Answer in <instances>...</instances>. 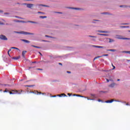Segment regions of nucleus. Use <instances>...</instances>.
<instances>
[{"label": "nucleus", "instance_id": "obj_1", "mask_svg": "<svg viewBox=\"0 0 130 130\" xmlns=\"http://www.w3.org/2000/svg\"><path fill=\"white\" fill-rule=\"evenodd\" d=\"M23 92V90L20 89L18 90H11V91H9V93L12 95L14 94H21Z\"/></svg>", "mask_w": 130, "mask_h": 130}, {"label": "nucleus", "instance_id": "obj_2", "mask_svg": "<svg viewBox=\"0 0 130 130\" xmlns=\"http://www.w3.org/2000/svg\"><path fill=\"white\" fill-rule=\"evenodd\" d=\"M15 33L17 34H24V35H34V33L28 32L25 31H21V32L19 31H15Z\"/></svg>", "mask_w": 130, "mask_h": 130}, {"label": "nucleus", "instance_id": "obj_3", "mask_svg": "<svg viewBox=\"0 0 130 130\" xmlns=\"http://www.w3.org/2000/svg\"><path fill=\"white\" fill-rule=\"evenodd\" d=\"M116 39H121L122 40H130V38H122V36L117 35H116Z\"/></svg>", "mask_w": 130, "mask_h": 130}, {"label": "nucleus", "instance_id": "obj_4", "mask_svg": "<svg viewBox=\"0 0 130 130\" xmlns=\"http://www.w3.org/2000/svg\"><path fill=\"white\" fill-rule=\"evenodd\" d=\"M114 101H115V102H120V101H117V100L114 101V100L112 99L111 100L106 101L105 102V103H112V102H113Z\"/></svg>", "mask_w": 130, "mask_h": 130}, {"label": "nucleus", "instance_id": "obj_5", "mask_svg": "<svg viewBox=\"0 0 130 130\" xmlns=\"http://www.w3.org/2000/svg\"><path fill=\"white\" fill-rule=\"evenodd\" d=\"M0 39H1V40H8V38L4 35H1Z\"/></svg>", "mask_w": 130, "mask_h": 130}, {"label": "nucleus", "instance_id": "obj_6", "mask_svg": "<svg viewBox=\"0 0 130 130\" xmlns=\"http://www.w3.org/2000/svg\"><path fill=\"white\" fill-rule=\"evenodd\" d=\"M103 56H108V54H103L102 56H99L95 57L93 59V60H95V59H97V58H99L100 57H103Z\"/></svg>", "mask_w": 130, "mask_h": 130}, {"label": "nucleus", "instance_id": "obj_7", "mask_svg": "<svg viewBox=\"0 0 130 130\" xmlns=\"http://www.w3.org/2000/svg\"><path fill=\"white\" fill-rule=\"evenodd\" d=\"M24 5H26L27 6V8L29 9H31V8L34 6V5L32 4H24Z\"/></svg>", "mask_w": 130, "mask_h": 130}, {"label": "nucleus", "instance_id": "obj_8", "mask_svg": "<svg viewBox=\"0 0 130 130\" xmlns=\"http://www.w3.org/2000/svg\"><path fill=\"white\" fill-rule=\"evenodd\" d=\"M21 56H18L17 57H12V59H15V60H18V59H20Z\"/></svg>", "mask_w": 130, "mask_h": 130}, {"label": "nucleus", "instance_id": "obj_9", "mask_svg": "<svg viewBox=\"0 0 130 130\" xmlns=\"http://www.w3.org/2000/svg\"><path fill=\"white\" fill-rule=\"evenodd\" d=\"M98 32L100 33H110L108 31H104V30H98Z\"/></svg>", "mask_w": 130, "mask_h": 130}, {"label": "nucleus", "instance_id": "obj_10", "mask_svg": "<svg viewBox=\"0 0 130 130\" xmlns=\"http://www.w3.org/2000/svg\"><path fill=\"white\" fill-rule=\"evenodd\" d=\"M93 47H95L96 48H104V47L103 46H95V45H93Z\"/></svg>", "mask_w": 130, "mask_h": 130}, {"label": "nucleus", "instance_id": "obj_11", "mask_svg": "<svg viewBox=\"0 0 130 130\" xmlns=\"http://www.w3.org/2000/svg\"><path fill=\"white\" fill-rule=\"evenodd\" d=\"M67 9H71L72 10H81V8L72 7H68Z\"/></svg>", "mask_w": 130, "mask_h": 130}, {"label": "nucleus", "instance_id": "obj_12", "mask_svg": "<svg viewBox=\"0 0 130 130\" xmlns=\"http://www.w3.org/2000/svg\"><path fill=\"white\" fill-rule=\"evenodd\" d=\"M102 15H110L111 16H112V15H113L112 14H110L108 12H103V13H102Z\"/></svg>", "mask_w": 130, "mask_h": 130}, {"label": "nucleus", "instance_id": "obj_13", "mask_svg": "<svg viewBox=\"0 0 130 130\" xmlns=\"http://www.w3.org/2000/svg\"><path fill=\"white\" fill-rule=\"evenodd\" d=\"M114 86H115V83H113L111 84L110 85H109V87H110V88H113L114 87Z\"/></svg>", "mask_w": 130, "mask_h": 130}, {"label": "nucleus", "instance_id": "obj_14", "mask_svg": "<svg viewBox=\"0 0 130 130\" xmlns=\"http://www.w3.org/2000/svg\"><path fill=\"white\" fill-rule=\"evenodd\" d=\"M98 35H100L101 36H109V35L103 34H98Z\"/></svg>", "mask_w": 130, "mask_h": 130}, {"label": "nucleus", "instance_id": "obj_15", "mask_svg": "<svg viewBox=\"0 0 130 130\" xmlns=\"http://www.w3.org/2000/svg\"><path fill=\"white\" fill-rule=\"evenodd\" d=\"M21 41H23V42H25V43H30V41L27 40H21Z\"/></svg>", "mask_w": 130, "mask_h": 130}, {"label": "nucleus", "instance_id": "obj_16", "mask_svg": "<svg viewBox=\"0 0 130 130\" xmlns=\"http://www.w3.org/2000/svg\"><path fill=\"white\" fill-rule=\"evenodd\" d=\"M57 96H59V97H61L62 96H64V97L67 96V95L64 93H61V94H58Z\"/></svg>", "mask_w": 130, "mask_h": 130}, {"label": "nucleus", "instance_id": "obj_17", "mask_svg": "<svg viewBox=\"0 0 130 130\" xmlns=\"http://www.w3.org/2000/svg\"><path fill=\"white\" fill-rule=\"evenodd\" d=\"M39 6H41V7H45L46 8H49V6L45 5H42V4H40Z\"/></svg>", "mask_w": 130, "mask_h": 130}, {"label": "nucleus", "instance_id": "obj_18", "mask_svg": "<svg viewBox=\"0 0 130 130\" xmlns=\"http://www.w3.org/2000/svg\"><path fill=\"white\" fill-rule=\"evenodd\" d=\"M27 23H32V24H38V22L35 21H28Z\"/></svg>", "mask_w": 130, "mask_h": 130}, {"label": "nucleus", "instance_id": "obj_19", "mask_svg": "<svg viewBox=\"0 0 130 130\" xmlns=\"http://www.w3.org/2000/svg\"><path fill=\"white\" fill-rule=\"evenodd\" d=\"M27 53V51H23L22 52V56L25 58V55L26 54V53Z\"/></svg>", "mask_w": 130, "mask_h": 130}, {"label": "nucleus", "instance_id": "obj_20", "mask_svg": "<svg viewBox=\"0 0 130 130\" xmlns=\"http://www.w3.org/2000/svg\"><path fill=\"white\" fill-rule=\"evenodd\" d=\"M107 51H113V52H114L115 51H116V49H109V50H107Z\"/></svg>", "mask_w": 130, "mask_h": 130}, {"label": "nucleus", "instance_id": "obj_21", "mask_svg": "<svg viewBox=\"0 0 130 130\" xmlns=\"http://www.w3.org/2000/svg\"><path fill=\"white\" fill-rule=\"evenodd\" d=\"M119 7L120 8H127L128 6H127L126 5H121Z\"/></svg>", "mask_w": 130, "mask_h": 130}, {"label": "nucleus", "instance_id": "obj_22", "mask_svg": "<svg viewBox=\"0 0 130 130\" xmlns=\"http://www.w3.org/2000/svg\"><path fill=\"white\" fill-rule=\"evenodd\" d=\"M110 43H111L112 42H114V40L112 39H109Z\"/></svg>", "mask_w": 130, "mask_h": 130}, {"label": "nucleus", "instance_id": "obj_23", "mask_svg": "<svg viewBox=\"0 0 130 130\" xmlns=\"http://www.w3.org/2000/svg\"><path fill=\"white\" fill-rule=\"evenodd\" d=\"M17 22H19V23H27V22L22 20H18Z\"/></svg>", "mask_w": 130, "mask_h": 130}, {"label": "nucleus", "instance_id": "obj_24", "mask_svg": "<svg viewBox=\"0 0 130 130\" xmlns=\"http://www.w3.org/2000/svg\"><path fill=\"white\" fill-rule=\"evenodd\" d=\"M40 18L41 19H45V18H47V16H40Z\"/></svg>", "mask_w": 130, "mask_h": 130}, {"label": "nucleus", "instance_id": "obj_25", "mask_svg": "<svg viewBox=\"0 0 130 130\" xmlns=\"http://www.w3.org/2000/svg\"><path fill=\"white\" fill-rule=\"evenodd\" d=\"M31 46L32 47H35V48H39V49L41 48V47H40L36 46H35V45H31Z\"/></svg>", "mask_w": 130, "mask_h": 130}, {"label": "nucleus", "instance_id": "obj_26", "mask_svg": "<svg viewBox=\"0 0 130 130\" xmlns=\"http://www.w3.org/2000/svg\"><path fill=\"white\" fill-rule=\"evenodd\" d=\"M120 28H129V26H121Z\"/></svg>", "mask_w": 130, "mask_h": 130}, {"label": "nucleus", "instance_id": "obj_27", "mask_svg": "<svg viewBox=\"0 0 130 130\" xmlns=\"http://www.w3.org/2000/svg\"><path fill=\"white\" fill-rule=\"evenodd\" d=\"M122 52V53H130V51H123Z\"/></svg>", "mask_w": 130, "mask_h": 130}, {"label": "nucleus", "instance_id": "obj_28", "mask_svg": "<svg viewBox=\"0 0 130 130\" xmlns=\"http://www.w3.org/2000/svg\"><path fill=\"white\" fill-rule=\"evenodd\" d=\"M12 49H17V50H20V49H19V48H16V47H11Z\"/></svg>", "mask_w": 130, "mask_h": 130}, {"label": "nucleus", "instance_id": "obj_29", "mask_svg": "<svg viewBox=\"0 0 130 130\" xmlns=\"http://www.w3.org/2000/svg\"><path fill=\"white\" fill-rule=\"evenodd\" d=\"M76 96H77V97H82V98H83V97H85L84 96H81V95H80L79 94H76Z\"/></svg>", "mask_w": 130, "mask_h": 130}, {"label": "nucleus", "instance_id": "obj_30", "mask_svg": "<svg viewBox=\"0 0 130 130\" xmlns=\"http://www.w3.org/2000/svg\"><path fill=\"white\" fill-rule=\"evenodd\" d=\"M9 90H8V89H6L4 91V93H6V92H9Z\"/></svg>", "mask_w": 130, "mask_h": 130}, {"label": "nucleus", "instance_id": "obj_31", "mask_svg": "<svg viewBox=\"0 0 130 130\" xmlns=\"http://www.w3.org/2000/svg\"><path fill=\"white\" fill-rule=\"evenodd\" d=\"M37 94H43H43H45V93H42V92H38V91H37Z\"/></svg>", "mask_w": 130, "mask_h": 130}, {"label": "nucleus", "instance_id": "obj_32", "mask_svg": "<svg viewBox=\"0 0 130 130\" xmlns=\"http://www.w3.org/2000/svg\"><path fill=\"white\" fill-rule=\"evenodd\" d=\"M89 37H92V38H96L95 36H89Z\"/></svg>", "mask_w": 130, "mask_h": 130}, {"label": "nucleus", "instance_id": "obj_33", "mask_svg": "<svg viewBox=\"0 0 130 130\" xmlns=\"http://www.w3.org/2000/svg\"><path fill=\"white\" fill-rule=\"evenodd\" d=\"M112 67H113V69H112V70H115V66H113V64H112Z\"/></svg>", "mask_w": 130, "mask_h": 130}, {"label": "nucleus", "instance_id": "obj_34", "mask_svg": "<svg viewBox=\"0 0 130 130\" xmlns=\"http://www.w3.org/2000/svg\"><path fill=\"white\" fill-rule=\"evenodd\" d=\"M16 18H18V19H21L22 20H23V19H24V18H23L22 17H19L18 16H16Z\"/></svg>", "mask_w": 130, "mask_h": 130}, {"label": "nucleus", "instance_id": "obj_35", "mask_svg": "<svg viewBox=\"0 0 130 130\" xmlns=\"http://www.w3.org/2000/svg\"><path fill=\"white\" fill-rule=\"evenodd\" d=\"M38 14H43V15H44V13L42 12H38Z\"/></svg>", "mask_w": 130, "mask_h": 130}, {"label": "nucleus", "instance_id": "obj_36", "mask_svg": "<svg viewBox=\"0 0 130 130\" xmlns=\"http://www.w3.org/2000/svg\"><path fill=\"white\" fill-rule=\"evenodd\" d=\"M87 100H94V99H89V98L87 97Z\"/></svg>", "mask_w": 130, "mask_h": 130}, {"label": "nucleus", "instance_id": "obj_37", "mask_svg": "<svg viewBox=\"0 0 130 130\" xmlns=\"http://www.w3.org/2000/svg\"><path fill=\"white\" fill-rule=\"evenodd\" d=\"M25 87H33V85H26Z\"/></svg>", "mask_w": 130, "mask_h": 130}, {"label": "nucleus", "instance_id": "obj_38", "mask_svg": "<svg viewBox=\"0 0 130 130\" xmlns=\"http://www.w3.org/2000/svg\"><path fill=\"white\" fill-rule=\"evenodd\" d=\"M38 71H42V69H37Z\"/></svg>", "mask_w": 130, "mask_h": 130}, {"label": "nucleus", "instance_id": "obj_39", "mask_svg": "<svg viewBox=\"0 0 130 130\" xmlns=\"http://www.w3.org/2000/svg\"><path fill=\"white\" fill-rule=\"evenodd\" d=\"M10 14V13H4V15H9Z\"/></svg>", "mask_w": 130, "mask_h": 130}, {"label": "nucleus", "instance_id": "obj_40", "mask_svg": "<svg viewBox=\"0 0 130 130\" xmlns=\"http://www.w3.org/2000/svg\"><path fill=\"white\" fill-rule=\"evenodd\" d=\"M122 25H128V23H122Z\"/></svg>", "mask_w": 130, "mask_h": 130}, {"label": "nucleus", "instance_id": "obj_41", "mask_svg": "<svg viewBox=\"0 0 130 130\" xmlns=\"http://www.w3.org/2000/svg\"><path fill=\"white\" fill-rule=\"evenodd\" d=\"M45 37H49V38H51V37H50V36H48V35H46V36H45Z\"/></svg>", "mask_w": 130, "mask_h": 130}, {"label": "nucleus", "instance_id": "obj_42", "mask_svg": "<svg viewBox=\"0 0 130 130\" xmlns=\"http://www.w3.org/2000/svg\"><path fill=\"white\" fill-rule=\"evenodd\" d=\"M11 50H12L11 49H9L8 51V53H9L10 52V51H11Z\"/></svg>", "mask_w": 130, "mask_h": 130}, {"label": "nucleus", "instance_id": "obj_43", "mask_svg": "<svg viewBox=\"0 0 130 130\" xmlns=\"http://www.w3.org/2000/svg\"><path fill=\"white\" fill-rule=\"evenodd\" d=\"M57 14H62L61 12H56Z\"/></svg>", "mask_w": 130, "mask_h": 130}, {"label": "nucleus", "instance_id": "obj_44", "mask_svg": "<svg viewBox=\"0 0 130 130\" xmlns=\"http://www.w3.org/2000/svg\"><path fill=\"white\" fill-rule=\"evenodd\" d=\"M67 73H68V74H71V72H70V71H67Z\"/></svg>", "mask_w": 130, "mask_h": 130}, {"label": "nucleus", "instance_id": "obj_45", "mask_svg": "<svg viewBox=\"0 0 130 130\" xmlns=\"http://www.w3.org/2000/svg\"><path fill=\"white\" fill-rule=\"evenodd\" d=\"M0 25H4V23H1V22H0Z\"/></svg>", "mask_w": 130, "mask_h": 130}, {"label": "nucleus", "instance_id": "obj_46", "mask_svg": "<svg viewBox=\"0 0 130 130\" xmlns=\"http://www.w3.org/2000/svg\"><path fill=\"white\" fill-rule=\"evenodd\" d=\"M107 83H108L109 82V80L107 79Z\"/></svg>", "mask_w": 130, "mask_h": 130}, {"label": "nucleus", "instance_id": "obj_47", "mask_svg": "<svg viewBox=\"0 0 130 130\" xmlns=\"http://www.w3.org/2000/svg\"><path fill=\"white\" fill-rule=\"evenodd\" d=\"M98 101H99V102H101L102 101H101V100H99Z\"/></svg>", "mask_w": 130, "mask_h": 130}, {"label": "nucleus", "instance_id": "obj_48", "mask_svg": "<svg viewBox=\"0 0 130 130\" xmlns=\"http://www.w3.org/2000/svg\"><path fill=\"white\" fill-rule=\"evenodd\" d=\"M3 10H0V13H3Z\"/></svg>", "mask_w": 130, "mask_h": 130}, {"label": "nucleus", "instance_id": "obj_49", "mask_svg": "<svg viewBox=\"0 0 130 130\" xmlns=\"http://www.w3.org/2000/svg\"><path fill=\"white\" fill-rule=\"evenodd\" d=\"M68 95L69 96H71V93H68Z\"/></svg>", "mask_w": 130, "mask_h": 130}, {"label": "nucleus", "instance_id": "obj_50", "mask_svg": "<svg viewBox=\"0 0 130 130\" xmlns=\"http://www.w3.org/2000/svg\"><path fill=\"white\" fill-rule=\"evenodd\" d=\"M51 97H56V95H53Z\"/></svg>", "mask_w": 130, "mask_h": 130}, {"label": "nucleus", "instance_id": "obj_51", "mask_svg": "<svg viewBox=\"0 0 130 130\" xmlns=\"http://www.w3.org/2000/svg\"><path fill=\"white\" fill-rule=\"evenodd\" d=\"M32 63H36V61L32 62Z\"/></svg>", "mask_w": 130, "mask_h": 130}, {"label": "nucleus", "instance_id": "obj_52", "mask_svg": "<svg viewBox=\"0 0 130 130\" xmlns=\"http://www.w3.org/2000/svg\"><path fill=\"white\" fill-rule=\"evenodd\" d=\"M8 55H9V56H11V55H10V52L8 53Z\"/></svg>", "mask_w": 130, "mask_h": 130}, {"label": "nucleus", "instance_id": "obj_53", "mask_svg": "<svg viewBox=\"0 0 130 130\" xmlns=\"http://www.w3.org/2000/svg\"><path fill=\"white\" fill-rule=\"evenodd\" d=\"M126 105H129V104H128V103L126 104Z\"/></svg>", "mask_w": 130, "mask_h": 130}, {"label": "nucleus", "instance_id": "obj_54", "mask_svg": "<svg viewBox=\"0 0 130 130\" xmlns=\"http://www.w3.org/2000/svg\"><path fill=\"white\" fill-rule=\"evenodd\" d=\"M39 53L41 55H42V54H41V53L39 52Z\"/></svg>", "mask_w": 130, "mask_h": 130}, {"label": "nucleus", "instance_id": "obj_55", "mask_svg": "<svg viewBox=\"0 0 130 130\" xmlns=\"http://www.w3.org/2000/svg\"><path fill=\"white\" fill-rule=\"evenodd\" d=\"M59 64H60L61 66L62 64H61V63H59Z\"/></svg>", "mask_w": 130, "mask_h": 130}, {"label": "nucleus", "instance_id": "obj_56", "mask_svg": "<svg viewBox=\"0 0 130 130\" xmlns=\"http://www.w3.org/2000/svg\"><path fill=\"white\" fill-rule=\"evenodd\" d=\"M117 81H120V79H117Z\"/></svg>", "mask_w": 130, "mask_h": 130}, {"label": "nucleus", "instance_id": "obj_57", "mask_svg": "<svg viewBox=\"0 0 130 130\" xmlns=\"http://www.w3.org/2000/svg\"><path fill=\"white\" fill-rule=\"evenodd\" d=\"M12 93H15V91H12Z\"/></svg>", "mask_w": 130, "mask_h": 130}, {"label": "nucleus", "instance_id": "obj_58", "mask_svg": "<svg viewBox=\"0 0 130 130\" xmlns=\"http://www.w3.org/2000/svg\"><path fill=\"white\" fill-rule=\"evenodd\" d=\"M18 4V5H20V4L19 3H17Z\"/></svg>", "mask_w": 130, "mask_h": 130}, {"label": "nucleus", "instance_id": "obj_59", "mask_svg": "<svg viewBox=\"0 0 130 130\" xmlns=\"http://www.w3.org/2000/svg\"><path fill=\"white\" fill-rule=\"evenodd\" d=\"M31 93H34V92H31Z\"/></svg>", "mask_w": 130, "mask_h": 130}, {"label": "nucleus", "instance_id": "obj_60", "mask_svg": "<svg viewBox=\"0 0 130 130\" xmlns=\"http://www.w3.org/2000/svg\"><path fill=\"white\" fill-rule=\"evenodd\" d=\"M1 91H3V90L1 89Z\"/></svg>", "mask_w": 130, "mask_h": 130}, {"label": "nucleus", "instance_id": "obj_61", "mask_svg": "<svg viewBox=\"0 0 130 130\" xmlns=\"http://www.w3.org/2000/svg\"><path fill=\"white\" fill-rule=\"evenodd\" d=\"M129 8H130V6L129 7Z\"/></svg>", "mask_w": 130, "mask_h": 130}]
</instances>
